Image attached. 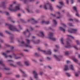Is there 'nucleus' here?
I'll list each match as a JSON object with an SVG mask.
<instances>
[{
	"label": "nucleus",
	"instance_id": "1",
	"mask_svg": "<svg viewBox=\"0 0 80 80\" xmlns=\"http://www.w3.org/2000/svg\"><path fill=\"white\" fill-rule=\"evenodd\" d=\"M13 4H11L10 5L9 7V9L10 11H12V12H16L17 10H20V4H18V6L16 7V9H13Z\"/></svg>",
	"mask_w": 80,
	"mask_h": 80
},
{
	"label": "nucleus",
	"instance_id": "2",
	"mask_svg": "<svg viewBox=\"0 0 80 80\" xmlns=\"http://www.w3.org/2000/svg\"><path fill=\"white\" fill-rule=\"evenodd\" d=\"M6 25L9 26V28L10 30H12V31H17V32H19V30L16 28L15 26L9 24L8 23H6Z\"/></svg>",
	"mask_w": 80,
	"mask_h": 80
},
{
	"label": "nucleus",
	"instance_id": "3",
	"mask_svg": "<svg viewBox=\"0 0 80 80\" xmlns=\"http://www.w3.org/2000/svg\"><path fill=\"white\" fill-rule=\"evenodd\" d=\"M26 42L27 44H25L23 41H22V43L23 44V45L24 46V47H29L31 48L32 47V46L30 45V40L28 39H26Z\"/></svg>",
	"mask_w": 80,
	"mask_h": 80
},
{
	"label": "nucleus",
	"instance_id": "4",
	"mask_svg": "<svg viewBox=\"0 0 80 80\" xmlns=\"http://www.w3.org/2000/svg\"><path fill=\"white\" fill-rule=\"evenodd\" d=\"M38 50H39V51H41V52H43L44 54H45L46 55L48 54V55H51L52 54V52L50 50H49L47 52H46V51L45 50H43L40 48H38Z\"/></svg>",
	"mask_w": 80,
	"mask_h": 80
},
{
	"label": "nucleus",
	"instance_id": "5",
	"mask_svg": "<svg viewBox=\"0 0 80 80\" xmlns=\"http://www.w3.org/2000/svg\"><path fill=\"white\" fill-rule=\"evenodd\" d=\"M53 34L52 33L49 32L48 34V37L49 39H51L53 41H55L56 40V39L55 38L53 37Z\"/></svg>",
	"mask_w": 80,
	"mask_h": 80
},
{
	"label": "nucleus",
	"instance_id": "6",
	"mask_svg": "<svg viewBox=\"0 0 80 80\" xmlns=\"http://www.w3.org/2000/svg\"><path fill=\"white\" fill-rule=\"evenodd\" d=\"M49 6L50 7V9L51 10H53V8L52 6V5L50 4L49 3H48L46 4V5H45L44 6V8L45 10L47 9V6Z\"/></svg>",
	"mask_w": 80,
	"mask_h": 80
},
{
	"label": "nucleus",
	"instance_id": "7",
	"mask_svg": "<svg viewBox=\"0 0 80 80\" xmlns=\"http://www.w3.org/2000/svg\"><path fill=\"white\" fill-rule=\"evenodd\" d=\"M70 42V39H68V41H67V46H65L66 48H70L71 47V45L69 42Z\"/></svg>",
	"mask_w": 80,
	"mask_h": 80
},
{
	"label": "nucleus",
	"instance_id": "8",
	"mask_svg": "<svg viewBox=\"0 0 80 80\" xmlns=\"http://www.w3.org/2000/svg\"><path fill=\"white\" fill-rule=\"evenodd\" d=\"M28 22H33V23H32V24H35V23H37L38 22V21L35 20V19L33 18H32L30 19H29L28 20Z\"/></svg>",
	"mask_w": 80,
	"mask_h": 80
},
{
	"label": "nucleus",
	"instance_id": "9",
	"mask_svg": "<svg viewBox=\"0 0 80 80\" xmlns=\"http://www.w3.org/2000/svg\"><path fill=\"white\" fill-rule=\"evenodd\" d=\"M77 30L73 29H71L70 30H68V32L70 33H75L77 32Z\"/></svg>",
	"mask_w": 80,
	"mask_h": 80
},
{
	"label": "nucleus",
	"instance_id": "10",
	"mask_svg": "<svg viewBox=\"0 0 80 80\" xmlns=\"http://www.w3.org/2000/svg\"><path fill=\"white\" fill-rule=\"evenodd\" d=\"M33 73L34 75V78H36V79H37V78H38V77H37L38 74L37 72H35V71H33Z\"/></svg>",
	"mask_w": 80,
	"mask_h": 80
},
{
	"label": "nucleus",
	"instance_id": "11",
	"mask_svg": "<svg viewBox=\"0 0 80 80\" xmlns=\"http://www.w3.org/2000/svg\"><path fill=\"white\" fill-rule=\"evenodd\" d=\"M73 9L75 10L76 12V15L78 17H79V15H78V12H77V8L76 7H74L73 8Z\"/></svg>",
	"mask_w": 80,
	"mask_h": 80
},
{
	"label": "nucleus",
	"instance_id": "12",
	"mask_svg": "<svg viewBox=\"0 0 80 80\" xmlns=\"http://www.w3.org/2000/svg\"><path fill=\"white\" fill-rule=\"evenodd\" d=\"M40 33L41 34V35H39V34L38 35L39 37H42V38H43L45 35H44V34H43V32L42 31H40Z\"/></svg>",
	"mask_w": 80,
	"mask_h": 80
},
{
	"label": "nucleus",
	"instance_id": "13",
	"mask_svg": "<svg viewBox=\"0 0 80 80\" xmlns=\"http://www.w3.org/2000/svg\"><path fill=\"white\" fill-rule=\"evenodd\" d=\"M19 70L22 72V73L23 77H27V75L26 74V73H25L24 72H23L22 70L20 69Z\"/></svg>",
	"mask_w": 80,
	"mask_h": 80
},
{
	"label": "nucleus",
	"instance_id": "14",
	"mask_svg": "<svg viewBox=\"0 0 80 80\" xmlns=\"http://www.w3.org/2000/svg\"><path fill=\"white\" fill-rule=\"evenodd\" d=\"M42 24L44 23V24H47V25H48V24H49V21L45 22V21L43 20L42 21Z\"/></svg>",
	"mask_w": 80,
	"mask_h": 80
},
{
	"label": "nucleus",
	"instance_id": "15",
	"mask_svg": "<svg viewBox=\"0 0 80 80\" xmlns=\"http://www.w3.org/2000/svg\"><path fill=\"white\" fill-rule=\"evenodd\" d=\"M65 68L64 69V71H67L68 70V65H65L64 66Z\"/></svg>",
	"mask_w": 80,
	"mask_h": 80
},
{
	"label": "nucleus",
	"instance_id": "16",
	"mask_svg": "<svg viewBox=\"0 0 80 80\" xmlns=\"http://www.w3.org/2000/svg\"><path fill=\"white\" fill-rule=\"evenodd\" d=\"M5 45H6V47H10V48H11V49H12V50H13V48H14L13 47L10 46L8 44H5Z\"/></svg>",
	"mask_w": 80,
	"mask_h": 80
},
{
	"label": "nucleus",
	"instance_id": "17",
	"mask_svg": "<svg viewBox=\"0 0 80 80\" xmlns=\"http://www.w3.org/2000/svg\"><path fill=\"white\" fill-rule=\"evenodd\" d=\"M32 41L34 43L37 44H38V43H39L40 42V40H38L37 42H35V41H33V40H32Z\"/></svg>",
	"mask_w": 80,
	"mask_h": 80
},
{
	"label": "nucleus",
	"instance_id": "18",
	"mask_svg": "<svg viewBox=\"0 0 80 80\" xmlns=\"http://www.w3.org/2000/svg\"><path fill=\"white\" fill-rule=\"evenodd\" d=\"M0 65H1L4 67H5V65L4 64H3V62H2V60L0 61Z\"/></svg>",
	"mask_w": 80,
	"mask_h": 80
},
{
	"label": "nucleus",
	"instance_id": "19",
	"mask_svg": "<svg viewBox=\"0 0 80 80\" xmlns=\"http://www.w3.org/2000/svg\"><path fill=\"white\" fill-rule=\"evenodd\" d=\"M70 68L72 70H74V68H73V66L72 65H71L70 66Z\"/></svg>",
	"mask_w": 80,
	"mask_h": 80
},
{
	"label": "nucleus",
	"instance_id": "20",
	"mask_svg": "<svg viewBox=\"0 0 80 80\" xmlns=\"http://www.w3.org/2000/svg\"><path fill=\"white\" fill-rule=\"evenodd\" d=\"M54 57L56 58V59L58 60V61H60V59L59 58H58L57 55H54Z\"/></svg>",
	"mask_w": 80,
	"mask_h": 80
},
{
	"label": "nucleus",
	"instance_id": "21",
	"mask_svg": "<svg viewBox=\"0 0 80 80\" xmlns=\"http://www.w3.org/2000/svg\"><path fill=\"white\" fill-rule=\"evenodd\" d=\"M60 29L61 30H62V31H63V32H65V30L64 29H63L62 28L60 27Z\"/></svg>",
	"mask_w": 80,
	"mask_h": 80
},
{
	"label": "nucleus",
	"instance_id": "22",
	"mask_svg": "<svg viewBox=\"0 0 80 80\" xmlns=\"http://www.w3.org/2000/svg\"><path fill=\"white\" fill-rule=\"evenodd\" d=\"M2 55H4V56H5V58H7V54H6V53H5L4 52H3L2 53Z\"/></svg>",
	"mask_w": 80,
	"mask_h": 80
},
{
	"label": "nucleus",
	"instance_id": "23",
	"mask_svg": "<svg viewBox=\"0 0 80 80\" xmlns=\"http://www.w3.org/2000/svg\"><path fill=\"white\" fill-rule=\"evenodd\" d=\"M73 60L74 62H76V63H77V62H78V60L75 58H73Z\"/></svg>",
	"mask_w": 80,
	"mask_h": 80
},
{
	"label": "nucleus",
	"instance_id": "24",
	"mask_svg": "<svg viewBox=\"0 0 80 80\" xmlns=\"http://www.w3.org/2000/svg\"><path fill=\"white\" fill-rule=\"evenodd\" d=\"M53 23H54L55 25H57V22L56 20L54 19L53 20Z\"/></svg>",
	"mask_w": 80,
	"mask_h": 80
},
{
	"label": "nucleus",
	"instance_id": "25",
	"mask_svg": "<svg viewBox=\"0 0 80 80\" xmlns=\"http://www.w3.org/2000/svg\"><path fill=\"white\" fill-rule=\"evenodd\" d=\"M63 38H61V43L62 44V45H64V43H63Z\"/></svg>",
	"mask_w": 80,
	"mask_h": 80
},
{
	"label": "nucleus",
	"instance_id": "26",
	"mask_svg": "<svg viewBox=\"0 0 80 80\" xmlns=\"http://www.w3.org/2000/svg\"><path fill=\"white\" fill-rule=\"evenodd\" d=\"M27 31L28 32V33H29V36H28L27 37H30V35H31V34L30 33L29 31H28V29H27Z\"/></svg>",
	"mask_w": 80,
	"mask_h": 80
},
{
	"label": "nucleus",
	"instance_id": "27",
	"mask_svg": "<svg viewBox=\"0 0 80 80\" xmlns=\"http://www.w3.org/2000/svg\"><path fill=\"white\" fill-rule=\"evenodd\" d=\"M26 10L28 12V13H30V12L29 11V7H28V8H26Z\"/></svg>",
	"mask_w": 80,
	"mask_h": 80
},
{
	"label": "nucleus",
	"instance_id": "28",
	"mask_svg": "<svg viewBox=\"0 0 80 80\" xmlns=\"http://www.w3.org/2000/svg\"><path fill=\"white\" fill-rule=\"evenodd\" d=\"M25 63L26 65L27 66H28V65H29V64L28 63V62L27 61H25Z\"/></svg>",
	"mask_w": 80,
	"mask_h": 80
},
{
	"label": "nucleus",
	"instance_id": "29",
	"mask_svg": "<svg viewBox=\"0 0 80 80\" xmlns=\"http://www.w3.org/2000/svg\"><path fill=\"white\" fill-rule=\"evenodd\" d=\"M2 3V6L3 7H4V6H5V4L6 3V2L5 1V2H3Z\"/></svg>",
	"mask_w": 80,
	"mask_h": 80
},
{
	"label": "nucleus",
	"instance_id": "30",
	"mask_svg": "<svg viewBox=\"0 0 80 80\" xmlns=\"http://www.w3.org/2000/svg\"><path fill=\"white\" fill-rule=\"evenodd\" d=\"M17 65H21V62H17Z\"/></svg>",
	"mask_w": 80,
	"mask_h": 80
},
{
	"label": "nucleus",
	"instance_id": "31",
	"mask_svg": "<svg viewBox=\"0 0 80 80\" xmlns=\"http://www.w3.org/2000/svg\"><path fill=\"white\" fill-rule=\"evenodd\" d=\"M66 74L68 77H70V74H69V73L67 72L66 73Z\"/></svg>",
	"mask_w": 80,
	"mask_h": 80
},
{
	"label": "nucleus",
	"instance_id": "32",
	"mask_svg": "<svg viewBox=\"0 0 80 80\" xmlns=\"http://www.w3.org/2000/svg\"><path fill=\"white\" fill-rule=\"evenodd\" d=\"M59 3H60V5H63V2H59Z\"/></svg>",
	"mask_w": 80,
	"mask_h": 80
},
{
	"label": "nucleus",
	"instance_id": "33",
	"mask_svg": "<svg viewBox=\"0 0 80 80\" xmlns=\"http://www.w3.org/2000/svg\"><path fill=\"white\" fill-rule=\"evenodd\" d=\"M68 37H71V38H73L74 39V38H73V36H72L71 35H68Z\"/></svg>",
	"mask_w": 80,
	"mask_h": 80
},
{
	"label": "nucleus",
	"instance_id": "34",
	"mask_svg": "<svg viewBox=\"0 0 80 80\" xmlns=\"http://www.w3.org/2000/svg\"><path fill=\"white\" fill-rule=\"evenodd\" d=\"M6 33H7V34H9V35H10L11 34L9 32H8V31H6L5 32Z\"/></svg>",
	"mask_w": 80,
	"mask_h": 80
},
{
	"label": "nucleus",
	"instance_id": "35",
	"mask_svg": "<svg viewBox=\"0 0 80 80\" xmlns=\"http://www.w3.org/2000/svg\"><path fill=\"white\" fill-rule=\"evenodd\" d=\"M65 55H68V52L67 51L65 52Z\"/></svg>",
	"mask_w": 80,
	"mask_h": 80
},
{
	"label": "nucleus",
	"instance_id": "36",
	"mask_svg": "<svg viewBox=\"0 0 80 80\" xmlns=\"http://www.w3.org/2000/svg\"><path fill=\"white\" fill-rule=\"evenodd\" d=\"M21 21V22H22V23H25V21H24V20H23V19H20Z\"/></svg>",
	"mask_w": 80,
	"mask_h": 80
},
{
	"label": "nucleus",
	"instance_id": "37",
	"mask_svg": "<svg viewBox=\"0 0 80 80\" xmlns=\"http://www.w3.org/2000/svg\"><path fill=\"white\" fill-rule=\"evenodd\" d=\"M4 69L6 70H10V68H4Z\"/></svg>",
	"mask_w": 80,
	"mask_h": 80
},
{
	"label": "nucleus",
	"instance_id": "38",
	"mask_svg": "<svg viewBox=\"0 0 80 80\" xmlns=\"http://www.w3.org/2000/svg\"><path fill=\"white\" fill-rule=\"evenodd\" d=\"M76 42L77 44H78V45H79L80 44V42L79 41H78V40L76 41Z\"/></svg>",
	"mask_w": 80,
	"mask_h": 80
},
{
	"label": "nucleus",
	"instance_id": "39",
	"mask_svg": "<svg viewBox=\"0 0 80 80\" xmlns=\"http://www.w3.org/2000/svg\"><path fill=\"white\" fill-rule=\"evenodd\" d=\"M56 7L58 8H59V9H60V8H62V7H60L58 6V5L56 6Z\"/></svg>",
	"mask_w": 80,
	"mask_h": 80
},
{
	"label": "nucleus",
	"instance_id": "40",
	"mask_svg": "<svg viewBox=\"0 0 80 80\" xmlns=\"http://www.w3.org/2000/svg\"><path fill=\"white\" fill-rule=\"evenodd\" d=\"M73 47L75 49H76V50H78V48L77 47H76V46H74Z\"/></svg>",
	"mask_w": 80,
	"mask_h": 80
},
{
	"label": "nucleus",
	"instance_id": "41",
	"mask_svg": "<svg viewBox=\"0 0 80 80\" xmlns=\"http://www.w3.org/2000/svg\"><path fill=\"white\" fill-rule=\"evenodd\" d=\"M10 65H11V66H13L14 67H16L13 64H10Z\"/></svg>",
	"mask_w": 80,
	"mask_h": 80
},
{
	"label": "nucleus",
	"instance_id": "42",
	"mask_svg": "<svg viewBox=\"0 0 80 80\" xmlns=\"http://www.w3.org/2000/svg\"><path fill=\"white\" fill-rule=\"evenodd\" d=\"M61 25L64 26V27H66V25L63 24V23H61Z\"/></svg>",
	"mask_w": 80,
	"mask_h": 80
},
{
	"label": "nucleus",
	"instance_id": "43",
	"mask_svg": "<svg viewBox=\"0 0 80 80\" xmlns=\"http://www.w3.org/2000/svg\"><path fill=\"white\" fill-rule=\"evenodd\" d=\"M0 36H1V37H3V33L1 32H0Z\"/></svg>",
	"mask_w": 80,
	"mask_h": 80
},
{
	"label": "nucleus",
	"instance_id": "44",
	"mask_svg": "<svg viewBox=\"0 0 80 80\" xmlns=\"http://www.w3.org/2000/svg\"><path fill=\"white\" fill-rule=\"evenodd\" d=\"M75 20L76 22H79L78 20L77 19H75Z\"/></svg>",
	"mask_w": 80,
	"mask_h": 80
},
{
	"label": "nucleus",
	"instance_id": "45",
	"mask_svg": "<svg viewBox=\"0 0 80 80\" xmlns=\"http://www.w3.org/2000/svg\"><path fill=\"white\" fill-rule=\"evenodd\" d=\"M69 25L70 26H73V24L72 23H69Z\"/></svg>",
	"mask_w": 80,
	"mask_h": 80
},
{
	"label": "nucleus",
	"instance_id": "46",
	"mask_svg": "<svg viewBox=\"0 0 80 80\" xmlns=\"http://www.w3.org/2000/svg\"><path fill=\"white\" fill-rule=\"evenodd\" d=\"M16 77L17 78H19V77H20V76L19 75H16Z\"/></svg>",
	"mask_w": 80,
	"mask_h": 80
},
{
	"label": "nucleus",
	"instance_id": "47",
	"mask_svg": "<svg viewBox=\"0 0 80 80\" xmlns=\"http://www.w3.org/2000/svg\"><path fill=\"white\" fill-rule=\"evenodd\" d=\"M27 31H24V32H23V34H24V35H25V34L26 33H27Z\"/></svg>",
	"mask_w": 80,
	"mask_h": 80
},
{
	"label": "nucleus",
	"instance_id": "48",
	"mask_svg": "<svg viewBox=\"0 0 80 80\" xmlns=\"http://www.w3.org/2000/svg\"><path fill=\"white\" fill-rule=\"evenodd\" d=\"M55 47H56V48H59V46H58V45H55Z\"/></svg>",
	"mask_w": 80,
	"mask_h": 80
},
{
	"label": "nucleus",
	"instance_id": "49",
	"mask_svg": "<svg viewBox=\"0 0 80 80\" xmlns=\"http://www.w3.org/2000/svg\"><path fill=\"white\" fill-rule=\"evenodd\" d=\"M51 15H52L53 17H55V16H56L55 14H51Z\"/></svg>",
	"mask_w": 80,
	"mask_h": 80
},
{
	"label": "nucleus",
	"instance_id": "50",
	"mask_svg": "<svg viewBox=\"0 0 80 80\" xmlns=\"http://www.w3.org/2000/svg\"><path fill=\"white\" fill-rule=\"evenodd\" d=\"M24 51H25V52H28V51L27 49H24Z\"/></svg>",
	"mask_w": 80,
	"mask_h": 80
},
{
	"label": "nucleus",
	"instance_id": "51",
	"mask_svg": "<svg viewBox=\"0 0 80 80\" xmlns=\"http://www.w3.org/2000/svg\"><path fill=\"white\" fill-rule=\"evenodd\" d=\"M75 75V76H76V77H78V74L77 73H76Z\"/></svg>",
	"mask_w": 80,
	"mask_h": 80
},
{
	"label": "nucleus",
	"instance_id": "52",
	"mask_svg": "<svg viewBox=\"0 0 80 80\" xmlns=\"http://www.w3.org/2000/svg\"><path fill=\"white\" fill-rule=\"evenodd\" d=\"M6 13L7 15H9V13H8V12H6Z\"/></svg>",
	"mask_w": 80,
	"mask_h": 80
},
{
	"label": "nucleus",
	"instance_id": "53",
	"mask_svg": "<svg viewBox=\"0 0 80 80\" xmlns=\"http://www.w3.org/2000/svg\"><path fill=\"white\" fill-rule=\"evenodd\" d=\"M69 21H72V22H73V21L72 19H69Z\"/></svg>",
	"mask_w": 80,
	"mask_h": 80
},
{
	"label": "nucleus",
	"instance_id": "54",
	"mask_svg": "<svg viewBox=\"0 0 80 80\" xmlns=\"http://www.w3.org/2000/svg\"><path fill=\"white\" fill-rule=\"evenodd\" d=\"M35 56H38V53H35Z\"/></svg>",
	"mask_w": 80,
	"mask_h": 80
},
{
	"label": "nucleus",
	"instance_id": "55",
	"mask_svg": "<svg viewBox=\"0 0 80 80\" xmlns=\"http://www.w3.org/2000/svg\"><path fill=\"white\" fill-rule=\"evenodd\" d=\"M10 52H11V51H7V53H10Z\"/></svg>",
	"mask_w": 80,
	"mask_h": 80
},
{
	"label": "nucleus",
	"instance_id": "56",
	"mask_svg": "<svg viewBox=\"0 0 80 80\" xmlns=\"http://www.w3.org/2000/svg\"><path fill=\"white\" fill-rule=\"evenodd\" d=\"M54 50L55 52H57L58 51V50H57L55 49H54Z\"/></svg>",
	"mask_w": 80,
	"mask_h": 80
},
{
	"label": "nucleus",
	"instance_id": "57",
	"mask_svg": "<svg viewBox=\"0 0 80 80\" xmlns=\"http://www.w3.org/2000/svg\"><path fill=\"white\" fill-rule=\"evenodd\" d=\"M15 58L16 59H18V58H20V57H18V58Z\"/></svg>",
	"mask_w": 80,
	"mask_h": 80
},
{
	"label": "nucleus",
	"instance_id": "58",
	"mask_svg": "<svg viewBox=\"0 0 80 80\" xmlns=\"http://www.w3.org/2000/svg\"><path fill=\"white\" fill-rule=\"evenodd\" d=\"M47 59H48V60H50V58L47 57Z\"/></svg>",
	"mask_w": 80,
	"mask_h": 80
},
{
	"label": "nucleus",
	"instance_id": "59",
	"mask_svg": "<svg viewBox=\"0 0 80 80\" xmlns=\"http://www.w3.org/2000/svg\"><path fill=\"white\" fill-rule=\"evenodd\" d=\"M71 2L72 4H73V0H71Z\"/></svg>",
	"mask_w": 80,
	"mask_h": 80
},
{
	"label": "nucleus",
	"instance_id": "60",
	"mask_svg": "<svg viewBox=\"0 0 80 80\" xmlns=\"http://www.w3.org/2000/svg\"><path fill=\"white\" fill-rule=\"evenodd\" d=\"M66 2L68 4L69 2L68 0H66Z\"/></svg>",
	"mask_w": 80,
	"mask_h": 80
},
{
	"label": "nucleus",
	"instance_id": "61",
	"mask_svg": "<svg viewBox=\"0 0 80 80\" xmlns=\"http://www.w3.org/2000/svg\"><path fill=\"white\" fill-rule=\"evenodd\" d=\"M24 2L25 3L27 2V0H24Z\"/></svg>",
	"mask_w": 80,
	"mask_h": 80
},
{
	"label": "nucleus",
	"instance_id": "62",
	"mask_svg": "<svg viewBox=\"0 0 80 80\" xmlns=\"http://www.w3.org/2000/svg\"><path fill=\"white\" fill-rule=\"evenodd\" d=\"M58 14L59 15H60V12H58Z\"/></svg>",
	"mask_w": 80,
	"mask_h": 80
},
{
	"label": "nucleus",
	"instance_id": "63",
	"mask_svg": "<svg viewBox=\"0 0 80 80\" xmlns=\"http://www.w3.org/2000/svg\"><path fill=\"white\" fill-rule=\"evenodd\" d=\"M10 38L11 39V40H12V39H13V38L12 37H10Z\"/></svg>",
	"mask_w": 80,
	"mask_h": 80
},
{
	"label": "nucleus",
	"instance_id": "64",
	"mask_svg": "<svg viewBox=\"0 0 80 80\" xmlns=\"http://www.w3.org/2000/svg\"><path fill=\"white\" fill-rule=\"evenodd\" d=\"M42 74H43V72H40V75H42Z\"/></svg>",
	"mask_w": 80,
	"mask_h": 80
}]
</instances>
